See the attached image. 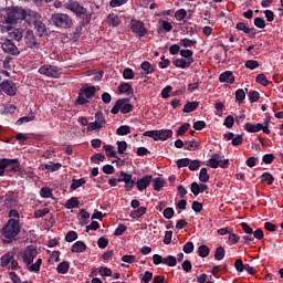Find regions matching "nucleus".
<instances>
[{
	"label": "nucleus",
	"mask_w": 283,
	"mask_h": 283,
	"mask_svg": "<svg viewBox=\"0 0 283 283\" xmlns=\"http://www.w3.org/2000/svg\"><path fill=\"white\" fill-rule=\"evenodd\" d=\"M65 240L66 242H74V240H78V234L75 231H69Z\"/></svg>",
	"instance_id": "nucleus-54"
},
{
	"label": "nucleus",
	"mask_w": 283,
	"mask_h": 283,
	"mask_svg": "<svg viewBox=\"0 0 283 283\" xmlns=\"http://www.w3.org/2000/svg\"><path fill=\"white\" fill-rule=\"evenodd\" d=\"M158 134H159V130H147L144 133V136H147L148 138H153L154 140H159Z\"/></svg>",
	"instance_id": "nucleus-60"
},
{
	"label": "nucleus",
	"mask_w": 283,
	"mask_h": 283,
	"mask_svg": "<svg viewBox=\"0 0 283 283\" xmlns=\"http://www.w3.org/2000/svg\"><path fill=\"white\" fill-rule=\"evenodd\" d=\"M116 176L117 178L115 179L117 180V182H125L126 191H132V189H134V185H136V181L132 179V175L125 171H120L119 174H116Z\"/></svg>",
	"instance_id": "nucleus-8"
},
{
	"label": "nucleus",
	"mask_w": 283,
	"mask_h": 283,
	"mask_svg": "<svg viewBox=\"0 0 283 283\" xmlns=\"http://www.w3.org/2000/svg\"><path fill=\"white\" fill-rule=\"evenodd\" d=\"M0 91L8 96H17V85L12 81H6L0 84Z\"/></svg>",
	"instance_id": "nucleus-12"
},
{
	"label": "nucleus",
	"mask_w": 283,
	"mask_h": 283,
	"mask_svg": "<svg viewBox=\"0 0 283 283\" xmlns=\"http://www.w3.org/2000/svg\"><path fill=\"white\" fill-rule=\"evenodd\" d=\"M117 136H127V134H132V129L129 126H120L116 130Z\"/></svg>",
	"instance_id": "nucleus-39"
},
{
	"label": "nucleus",
	"mask_w": 283,
	"mask_h": 283,
	"mask_svg": "<svg viewBox=\"0 0 283 283\" xmlns=\"http://www.w3.org/2000/svg\"><path fill=\"white\" fill-rule=\"evenodd\" d=\"M164 187H165V180H163V178L157 177L154 179L153 189L155 191H160Z\"/></svg>",
	"instance_id": "nucleus-32"
},
{
	"label": "nucleus",
	"mask_w": 283,
	"mask_h": 283,
	"mask_svg": "<svg viewBox=\"0 0 283 283\" xmlns=\"http://www.w3.org/2000/svg\"><path fill=\"white\" fill-rule=\"evenodd\" d=\"M198 102H188L185 106L182 112L185 114H190V112H196V109H198Z\"/></svg>",
	"instance_id": "nucleus-28"
},
{
	"label": "nucleus",
	"mask_w": 283,
	"mask_h": 283,
	"mask_svg": "<svg viewBox=\"0 0 283 283\" xmlns=\"http://www.w3.org/2000/svg\"><path fill=\"white\" fill-rule=\"evenodd\" d=\"M198 253H199L200 258H208V255L210 253L209 247H207L205 244L199 247L198 248Z\"/></svg>",
	"instance_id": "nucleus-41"
},
{
	"label": "nucleus",
	"mask_w": 283,
	"mask_h": 283,
	"mask_svg": "<svg viewBox=\"0 0 283 283\" xmlns=\"http://www.w3.org/2000/svg\"><path fill=\"white\" fill-rule=\"evenodd\" d=\"M151 277H154V273L146 271L144 274H140V280L144 283H150Z\"/></svg>",
	"instance_id": "nucleus-47"
},
{
	"label": "nucleus",
	"mask_w": 283,
	"mask_h": 283,
	"mask_svg": "<svg viewBox=\"0 0 283 283\" xmlns=\"http://www.w3.org/2000/svg\"><path fill=\"white\" fill-rule=\"evenodd\" d=\"M118 92H120V94H132L133 88L129 83H124L118 86Z\"/></svg>",
	"instance_id": "nucleus-36"
},
{
	"label": "nucleus",
	"mask_w": 283,
	"mask_h": 283,
	"mask_svg": "<svg viewBox=\"0 0 283 283\" xmlns=\"http://www.w3.org/2000/svg\"><path fill=\"white\" fill-rule=\"evenodd\" d=\"M199 180L200 182H209V172H207V168H201Z\"/></svg>",
	"instance_id": "nucleus-43"
},
{
	"label": "nucleus",
	"mask_w": 283,
	"mask_h": 283,
	"mask_svg": "<svg viewBox=\"0 0 283 283\" xmlns=\"http://www.w3.org/2000/svg\"><path fill=\"white\" fill-rule=\"evenodd\" d=\"M135 74H134V70L132 69H125L123 72V77L126 80H132L134 78Z\"/></svg>",
	"instance_id": "nucleus-63"
},
{
	"label": "nucleus",
	"mask_w": 283,
	"mask_h": 283,
	"mask_svg": "<svg viewBox=\"0 0 283 283\" xmlns=\"http://www.w3.org/2000/svg\"><path fill=\"white\" fill-rule=\"evenodd\" d=\"M200 147V143L198 142H186L185 148L188 149V151H195V149H198Z\"/></svg>",
	"instance_id": "nucleus-38"
},
{
	"label": "nucleus",
	"mask_w": 283,
	"mask_h": 283,
	"mask_svg": "<svg viewBox=\"0 0 283 283\" xmlns=\"http://www.w3.org/2000/svg\"><path fill=\"white\" fill-rule=\"evenodd\" d=\"M78 205H81V202L78 201V198L72 197L65 202L64 207L65 209H76Z\"/></svg>",
	"instance_id": "nucleus-29"
},
{
	"label": "nucleus",
	"mask_w": 283,
	"mask_h": 283,
	"mask_svg": "<svg viewBox=\"0 0 283 283\" xmlns=\"http://www.w3.org/2000/svg\"><path fill=\"white\" fill-rule=\"evenodd\" d=\"M200 165H202V163H200V160L196 159V160H190L189 164V169L190 171H196L197 169H200Z\"/></svg>",
	"instance_id": "nucleus-57"
},
{
	"label": "nucleus",
	"mask_w": 283,
	"mask_h": 283,
	"mask_svg": "<svg viewBox=\"0 0 283 283\" xmlns=\"http://www.w3.org/2000/svg\"><path fill=\"white\" fill-rule=\"evenodd\" d=\"M174 136V132L171 129L159 130L158 140H167V138H171Z\"/></svg>",
	"instance_id": "nucleus-31"
},
{
	"label": "nucleus",
	"mask_w": 283,
	"mask_h": 283,
	"mask_svg": "<svg viewBox=\"0 0 283 283\" xmlns=\"http://www.w3.org/2000/svg\"><path fill=\"white\" fill-rule=\"evenodd\" d=\"M129 0H111L109 1V7L111 8H120V6H125Z\"/></svg>",
	"instance_id": "nucleus-52"
},
{
	"label": "nucleus",
	"mask_w": 283,
	"mask_h": 283,
	"mask_svg": "<svg viewBox=\"0 0 283 283\" xmlns=\"http://www.w3.org/2000/svg\"><path fill=\"white\" fill-rule=\"evenodd\" d=\"M7 165H6V171H19V160L17 159H7Z\"/></svg>",
	"instance_id": "nucleus-22"
},
{
	"label": "nucleus",
	"mask_w": 283,
	"mask_h": 283,
	"mask_svg": "<svg viewBox=\"0 0 283 283\" xmlns=\"http://www.w3.org/2000/svg\"><path fill=\"white\" fill-rule=\"evenodd\" d=\"M11 260H14V252H7L4 255L1 256V266L6 268L11 262Z\"/></svg>",
	"instance_id": "nucleus-25"
},
{
	"label": "nucleus",
	"mask_w": 283,
	"mask_h": 283,
	"mask_svg": "<svg viewBox=\"0 0 283 283\" xmlns=\"http://www.w3.org/2000/svg\"><path fill=\"white\" fill-rule=\"evenodd\" d=\"M273 160H275V155L273 154H266L262 157V163H264V165H271Z\"/></svg>",
	"instance_id": "nucleus-58"
},
{
	"label": "nucleus",
	"mask_w": 283,
	"mask_h": 283,
	"mask_svg": "<svg viewBox=\"0 0 283 283\" xmlns=\"http://www.w3.org/2000/svg\"><path fill=\"white\" fill-rule=\"evenodd\" d=\"M96 94V87L95 86H83L78 92V97L76 99L77 105H85L88 103L87 98H92V96Z\"/></svg>",
	"instance_id": "nucleus-5"
},
{
	"label": "nucleus",
	"mask_w": 283,
	"mask_h": 283,
	"mask_svg": "<svg viewBox=\"0 0 283 283\" xmlns=\"http://www.w3.org/2000/svg\"><path fill=\"white\" fill-rule=\"evenodd\" d=\"M122 262H126L127 264H134V262H137L136 255H123Z\"/></svg>",
	"instance_id": "nucleus-61"
},
{
	"label": "nucleus",
	"mask_w": 283,
	"mask_h": 283,
	"mask_svg": "<svg viewBox=\"0 0 283 283\" xmlns=\"http://www.w3.org/2000/svg\"><path fill=\"white\" fill-rule=\"evenodd\" d=\"M21 231V226L19 224V220L9 219L6 226L2 228V234L7 238V240H12L17 238Z\"/></svg>",
	"instance_id": "nucleus-3"
},
{
	"label": "nucleus",
	"mask_w": 283,
	"mask_h": 283,
	"mask_svg": "<svg viewBox=\"0 0 283 283\" xmlns=\"http://www.w3.org/2000/svg\"><path fill=\"white\" fill-rule=\"evenodd\" d=\"M142 70L144 71L142 75L147 76V74H154L156 72V66L146 61L142 63Z\"/></svg>",
	"instance_id": "nucleus-20"
},
{
	"label": "nucleus",
	"mask_w": 283,
	"mask_h": 283,
	"mask_svg": "<svg viewBox=\"0 0 283 283\" xmlns=\"http://www.w3.org/2000/svg\"><path fill=\"white\" fill-rule=\"evenodd\" d=\"M219 81L220 83H235V76H233V72L231 71H226L219 75Z\"/></svg>",
	"instance_id": "nucleus-16"
},
{
	"label": "nucleus",
	"mask_w": 283,
	"mask_h": 283,
	"mask_svg": "<svg viewBox=\"0 0 283 283\" xmlns=\"http://www.w3.org/2000/svg\"><path fill=\"white\" fill-rule=\"evenodd\" d=\"M191 63H193V59H174L172 60V65H175V67H180L181 70H185V67H189L191 65Z\"/></svg>",
	"instance_id": "nucleus-17"
},
{
	"label": "nucleus",
	"mask_w": 283,
	"mask_h": 283,
	"mask_svg": "<svg viewBox=\"0 0 283 283\" xmlns=\"http://www.w3.org/2000/svg\"><path fill=\"white\" fill-rule=\"evenodd\" d=\"M220 160H222V156H220L218 154L212 155L208 161V167H211L212 169H218V167L220 165Z\"/></svg>",
	"instance_id": "nucleus-21"
},
{
	"label": "nucleus",
	"mask_w": 283,
	"mask_h": 283,
	"mask_svg": "<svg viewBox=\"0 0 283 283\" xmlns=\"http://www.w3.org/2000/svg\"><path fill=\"white\" fill-rule=\"evenodd\" d=\"M149 185H151V176H144L142 179L136 181L138 191H145Z\"/></svg>",
	"instance_id": "nucleus-15"
},
{
	"label": "nucleus",
	"mask_w": 283,
	"mask_h": 283,
	"mask_svg": "<svg viewBox=\"0 0 283 283\" xmlns=\"http://www.w3.org/2000/svg\"><path fill=\"white\" fill-rule=\"evenodd\" d=\"M9 36L14 41H21V39H23V29H13L12 31L9 32Z\"/></svg>",
	"instance_id": "nucleus-24"
},
{
	"label": "nucleus",
	"mask_w": 283,
	"mask_h": 283,
	"mask_svg": "<svg viewBox=\"0 0 283 283\" xmlns=\"http://www.w3.org/2000/svg\"><path fill=\"white\" fill-rule=\"evenodd\" d=\"M147 213V208L139 207L137 210H134L130 212V218L138 219L143 218Z\"/></svg>",
	"instance_id": "nucleus-30"
},
{
	"label": "nucleus",
	"mask_w": 283,
	"mask_h": 283,
	"mask_svg": "<svg viewBox=\"0 0 283 283\" xmlns=\"http://www.w3.org/2000/svg\"><path fill=\"white\" fill-rule=\"evenodd\" d=\"M50 213V210L48 208L41 209V210H35L34 211V218H45Z\"/></svg>",
	"instance_id": "nucleus-50"
},
{
	"label": "nucleus",
	"mask_w": 283,
	"mask_h": 283,
	"mask_svg": "<svg viewBox=\"0 0 283 283\" xmlns=\"http://www.w3.org/2000/svg\"><path fill=\"white\" fill-rule=\"evenodd\" d=\"M39 74L43 76H49L51 78H59V67L52 66L50 64H44L39 69Z\"/></svg>",
	"instance_id": "nucleus-10"
},
{
	"label": "nucleus",
	"mask_w": 283,
	"mask_h": 283,
	"mask_svg": "<svg viewBox=\"0 0 283 283\" xmlns=\"http://www.w3.org/2000/svg\"><path fill=\"white\" fill-rule=\"evenodd\" d=\"M196 43H197L196 40H189V39L180 40V45H182V48H193V45H196Z\"/></svg>",
	"instance_id": "nucleus-46"
},
{
	"label": "nucleus",
	"mask_w": 283,
	"mask_h": 283,
	"mask_svg": "<svg viewBox=\"0 0 283 283\" xmlns=\"http://www.w3.org/2000/svg\"><path fill=\"white\" fill-rule=\"evenodd\" d=\"M189 129V123H184L177 130V136H182Z\"/></svg>",
	"instance_id": "nucleus-64"
},
{
	"label": "nucleus",
	"mask_w": 283,
	"mask_h": 283,
	"mask_svg": "<svg viewBox=\"0 0 283 283\" xmlns=\"http://www.w3.org/2000/svg\"><path fill=\"white\" fill-rule=\"evenodd\" d=\"M24 43L31 50H39V42H36V38H34V32L32 30H27L24 34Z\"/></svg>",
	"instance_id": "nucleus-13"
},
{
	"label": "nucleus",
	"mask_w": 283,
	"mask_h": 283,
	"mask_svg": "<svg viewBox=\"0 0 283 283\" xmlns=\"http://www.w3.org/2000/svg\"><path fill=\"white\" fill-rule=\"evenodd\" d=\"M64 8L76 14V17H83V14H87V9H85L83 6H81V3L74 0H69L64 4Z\"/></svg>",
	"instance_id": "nucleus-7"
},
{
	"label": "nucleus",
	"mask_w": 283,
	"mask_h": 283,
	"mask_svg": "<svg viewBox=\"0 0 283 283\" xmlns=\"http://www.w3.org/2000/svg\"><path fill=\"white\" fill-rule=\"evenodd\" d=\"M248 96L251 103H258L260 101V93L258 91H250Z\"/></svg>",
	"instance_id": "nucleus-45"
},
{
	"label": "nucleus",
	"mask_w": 283,
	"mask_h": 283,
	"mask_svg": "<svg viewBox=\"0 0 283 283\" xmlns=\"http://www.w3.org/2000/svg\"><path fill=\"white\" fill-rule=\"evenodd\" d=\"M104 150L106 151L107 156H111V158H116V151L114 150V146L105 145Z\"/></svg>",
	"instance_id": "nucleus-56"
},
{
	"label": "nucleus",
	"mask_w": 283,
	"mask_h": 283,
	"mask_svg": "<svg viewBox=\"0 0 283 283\" xmlns=\"http://www.w3.org/2000/svg\"><path fill=\"white\" fill-rule=\"evenodd\" d=\"M214 260H224V248L219 247L214 252Z\"/></svg>",
	"instance_id": "nucleus-51"
},
{
	"label": "nucleus",
	"mask_w": 283,
	"mask_h": 283,
	"mask_svg": "<svg viewBox=\"0 0 283 283\" xmlns=\"http://www.w3.org/2000/svg\"><path fill=\"white\" fill-rule=\"evenodd\" d=\"M237 30L244 32V34H249V36H255V29L247 27L244 22L237 23Z\"/></svg>",
	"instance_id": "nucleus-18"
},
{
	"label": "nucleus",
	"mask_w": 283,
	"mask_h": 283,
	"mask_svg": "<svg viewBox=\"0 0 283 283\" xmlns=\"http://www.w3.org/2000/svg\"><path fill=\"white\" fill-rule=\"evenodd\" d=\"M245 67H248V70H255L256 67H260V63L255 60H248L245 62Z\"/></svg>",
	"instance_id": "nucleus-53"
},
{
	"label": "nucleus",
	"mask_w": 283,
	"mask_h": 283,
	"mask_svg": "<svg viewBox=\"0 0 283 283\" xmlns=\"http://www.w3.org/2000/svg\"><path fill=\"white\" fill-rule=\"evenodd\" d=\"M130 30L134 32V34H137V36H145V34H147L145 23L136 19L130 21Z\"/></svg>",
	"instance_id": "nucleus-9"
},
{
	"label": "nucleus",
	"mask_w": 283,
	"mask_h": 283,
	"mask_svg": "<svg viewBox=\"0 0 283 283\" xmlns=\"http://www.w3.org/2000/svg\"><path fill=\"white\" fill-rule=\"evenodd\" d=\"M244 98H247V94L244 93V90L239 88L235 92V99L239 101V103H242V101H244Z\"/></svg>",
	"instance_id": "nucleus-55"
},
{
	"label": "nucleus",
	"mask_w": 283,
	"mask_h": 283,
	"mask_svg": "<svg viewBox=\"0 0 283 283\" xmlns=\"http://www.w3.org/2000/svg\"><path fill=\"white\" fill-rule=\"evenodd\" d=\"M87 249V245L83 241H76L72 248V253H83Z\"/></svg>",
	"instance_id": "nucleus-19"
},
{
	"label": "nucleus",
	"mask_w": 283,
	"mask_h": 283,
	"mask_svg": "<svg viewBox=\"0 0 283 283\" xmlns=\"http://www.w3.org/2000/svg\"><path fill=\"white\" fill-rule=\"evenodd\" d=\"M33 25H34V29L36 30L39 36H43V34H45V32H46L45 23H43L41 21V19L35 21V23Z\"/></svg>",
	"instance_id": "nucleus-27"
},
{
	"label": "nucleus",
	"mask_w": 283,
	"mask_h": 283,
	"mask_svg": "<svg viewBox=\"0 0 283 283\" xmlns=\"http://www.w3.org/2000/svg\"><path fill=\"white\" fill-rule=\"evenodd\" d=\"M41 198H52V189L50 188H42L40 191Z\"/></svg>",
	"instance_id": "nucleus-62"
},
{
	"label": "nucleus",
	"mask_w": 283,
	"mask_h": 283,
	"mask_svg": "<svg viewBox=\"0 0 283 283\" xmlns=\"http://www.w3.org/2000/svg\"><path fill=\"white\" fill-rule=\"evenodd\" d=\"M44 169H46L48 171H59L61 169V164L49 161L44 165Z\"/></svg>",
	"instance_id": "nucleus-33"
},
{
	"label": "nucleus",
	"mask_w": 283,
	"mask_h": 283,
	"mask_svg": "<svg viewBox=\"0 0 283 283\" xmlns=\"http://www.w3.org/2000/svg\"><path fill=\"white\" fill-rule=\"evenodd\" d=\"M235 123V119L233 118V115H228L224 119L223 125L228 128L231 129Z\"/></svg>",
	"instance_id": "nucleus-49"
},
{
	"label": "nucleus",
	"mask_w": 283,
	"mask_h": 283,
	"mask_svg": "<svg viewBox=\"0 0 283 283\" xmlns=\"http://www.w3.org/2000/svg\"><path fill=\"white\" fill-rule=\"evenodd\" d=\"M107 23L108 25H112V28H118V25L120 24V19L118 18V15L112 13L107 17Z\"/></svg>",
	"instance_id": "nucleus-26"
},
{
	"label": "nucleus",
	"mask_w": 283,
	"mask_h": 283,
	"mask_svg": "<svg viewBox=\"0 0 283 283\" xmlns=\"http://www.w3.org/2000/svg\"><path fill=\"white\" fill-rule=\"evenodd\" d=\"M51 21L55 28H72L73 21L72 18L65 13H54L51 17Z\"/></svg>",
	"instance_id": "nucleus-4"
},
{
	"label": "nucleus",
	"mask_w": 283,
	"mask_h": 283,
	"mask_svg": "<svg viewBox=\"0 0 283 283\" xmlns=\"http://www.w3.org/2000/svg\"><path fill=\"white\" fill-rule=\"evenodd\" d=\"M275 179L273 178V175L265 172L261 176V181L266 182V185H273V181Z\"/></svg>",
	"instance_id": "nucleus-42"
},
{
	"label": "nucleus",
	"mask_w": 283,
	"mask_h": 283,
	"mask_svg": "<svg viewBox=\"0 0 283 283\" xmlns=\"http://www.w3.org/2000/svg\"><path fill=\"white\" fill-rule=\"evenodd\" d=\"M95 123L99 124L102 127L105 125V115L102 112L95 114Z\"/></svg>",
	"instance_id": "nucleus-59"
},
{
	"label": "nucleus",
	"mask_w": 283,
	"mask_h": 283,
	"mask_svg": "<svg viewBox=\"0 0 283 283\" xmlns=\"http://www.w3.org/2000/svg\"><path fill=\"white\" fill-rule=\"evenodd\" d=\"M245 132H249V134H258V132L262 130V124L253 125L251 123H247L244 125Z\"/></svg>",
	"instance_id": "nucleus-23"
},
{
	"label": "nucleus",
	"mask_w": 283,
	"mask_h": 283,
	"mask_svg": "<svg viewBox=\"0 0 283 283\" xmlns=\"http://www.w3.org/2000/svg\"><path fill=\"white\" fill-rule=\"evenodd\" d=\"M134 109V106L129 104V99H118L115 105L112 108V114H118L120 112L122 114H129Z\"/></svg>",
	"instance_id": "nucleus-6"
},
{
	"label": "nucleus",
	"mask_w": 283,
	"mask_h": 283,
	"mask_svg": "<svg viewBox=\"0 0 283 283\" xmlns=\"http://www.w3.org/2000/svg\"><path fill=\"white\" fill-rule=\"evenodd\" d=\"M41 19V14H39L36 11L28 10L24 13L23 20L27 21V23H33L35 24L36 21Z\"/></svg>",
	"instance_id": "nucleus-14"
},
{
	"label": "nucleus",
	"mask_w": 283,
	"mask_h": 283,
	"mask_svg": "<svg viewBox=\"0 0 283 283\" xmlns=\"http://www.w3.org/2000/svg\"><path fill=\"white\" fill-rule=\"evenodd\" d=\"M164 264H166V266H176V264H178V260L174 255H168L164 258Z\"/></svg>",
	"instance_id": "nucleus-37"
},
{
	"label": "nucleus",
	"mask_w": 283,
	"mask_h": 283,
	"mask_svg": "<svg viewBox=\"0 0 283 283\" xmlns=\"http://www.w3.org/2000/svg\"><path fill=\"white\" fill-rule=\"evenodd\" d=\"M4 22L8 25H14V23L25 19V10L19 7L8 8L4 10Z\"/></svg>",
	"instance_id": "nucleus-2"
},
{
	"label": "nucleus",
	"mask_w": 283,
	"mask_h": 283,
	"mask_svg": "<svg viewBox=\"0 0 283 283\" xmlns=\"http://www.w3.org/2000/svg\"><path fill=\"white\" fill-rule=\"evenodd\" d=\"M187 17V10L179 9L175 12V18L177 21H185V18Z\"/></svg>",
	"instance_id": "nucleus-44"
},
{
	"label": "nucleus",
	"mask_w": 283,
	"mask_h": 283,
	"mask_svg": "<svg viewBox=\"0 0 283 283\" xmlns=\"http://www.w3.org/2000/svg\"><path fill=\"white\" fill-rule=\"evenodd\" d=\"M36 255H39V252L36 251V248L32 245L27 247L22 253V261L25 263L28 271L31 273H39V271H41V264H43L42 259H38L36 262L33 263Z\"/></svg>",
	"instance_id": "nucleus-1"
},
{
	"label": "nucleus",
	"mask_w": 283,
	"mask_h": 283,
	"mask_svg": "<svg viewBox=\"0 0 283 283\" xmlns=\"http://www.w3.org/2000/svg\"><path fill=\"white\" fill-rule=\"evenodd\" d=\"M83 185H85V179L83 178L74 179L73 182L71 184V189L73 191H76V189H78V187H83Z\"/></svg>",
	"instance_id": "nucleus-40"
},
{
	"label": "nucleus",
	"mask_w": 283,
	"mask_h": 283,
	"mask_svg": "<svg viewBox=\"0 0 283 283\" xmlns=\"http://www.w3.org/2000/svg\"><path fill=\"white\" fill-rule=\"evenodd\" d=\"M57 273L65 274L70 271V263L67 261L61 262L56 268Z\"/></svg>",
	"instance_id": "nucleus-34"
},
{
	"label": "nucleus",
	"mask_w": 283,
	"mask_h": 283,
	"mask_svg": "<svg viewBox=\"0 0 283 283\" xmlns=\"http://www.w3.org/2000/svg\"><path fill=\"white\" fill-rule=\"evenodd\" d=\"M1 49L6 54H11V56H18L19 54V48H17V44L12 40H4L1 43Z\"/></svg>",
	"instance_id": "nucleus-11"
},
{
	"label": "nucleus",
	"mask_w": 283,
	"mask_h": 283,
	"mask_svg": "<svg viewBox=\"0 0 283 283\" xmlns=\"http://www.w3.org/2000/svg\"><path fill=\"white\" fill-rule=\"evenodd\" d=\"M256 83H260V85H263V87H266V85H269V80L266 78V75L261 73L256 76Z\"/></svg>",
	"instance_id": "nucleus-48"
},
{
	"label": "nucleus",
	"mask_w": 283,
	"mask_h": 283,
	"mask_svg": "<svg viewBox=\"0 0 283 283\" xmlns=\"http://www.w3.org/2000/svg\"><path fill=\"white\" fill-rule=\"evenodd\" d=\"M34 120V113L29 114L28 116L20 117L17 122L15 125H23V123H32Z\"/></svg>",
	"instance_id": "nucleus-35"
}]
</instances>
